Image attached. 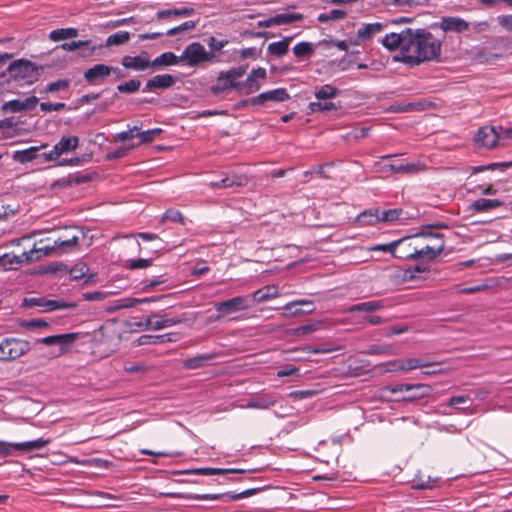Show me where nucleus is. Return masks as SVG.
<instances>
[{
  "mask_svg": "<svg viewBox=\"0 0 512 512\" xmlns=\"http://www.w3.org/2000/svg\"><path fill=\"white\" fill-rule=\"evenodd\" d=\"M249 65L244 64L236 67H232L229 70L225 71L227 77L230 78L233 82H238L237 79L243 77L248 69Z\"/></svg>",
  "mask_w": 512,
  "mask_h": 512,
  "instance_id": "e2e57ef3",
  "label": "nucleus"
},
{
  "mask_svg": "<svg viewBox=\"0 0 512 512\" xmlns=\"http://www.w3.org/2000/svg\"><path fill=\"white\" fill-rule=\"evenodd\" d=\"M246 470L244 469H223V468H212V467H203V468H197L193 470H187V471H177L176 474H199L203 476H220L223 478L222 481H218L219 484H224L228 481L231 482H238L241 481L242 477H235L239 474H244Z\"/></svg>",
  "mask_w": 512,
  "mask_h": 512,
  "instance_id": "423d86ee",
  "label": "nucleus"
},
{
  "mask_svg": "<svg viewBox=\"0 0 512 512\" xmlns=\"http://www.w3.org/2000/svg\"><path fill=\"white\" fill-rule=\"evenodd\" d=\"M42 67L26 59H17L11 62L3 73L7 81H14L19 86L31 85L38 81Z\"/></svg>",
  "mask_w": 512,
  "mask_h": 512,
  "instance_id": "f03ea898",
  "label": "nucleus"
},
{
  "mask_svg": "<svg viewBox=\"0 0 512 512\" xmlns=\"http://www.w3.org/2000/svg\"><path fill=\"white\" fill-rule=\"evenodd\" d=\"M141 81L137 79H131L127 82L121 83L117 86V90L120 93L131 94L135 93L140 89Z\"/></svg>",
  "mask_w": 512,
  "mask_h": 512,
  "instance_id": "5fc2aeb1",
  "label": "nucleus"
},
{
  "mask_svg": "<svg viewBox=\"0 0 512 512\" xmlns=\"http://www.w3.org/2000/svg\"><path fill=\"white\" fill-rule=\"evenodd\" d=\"M444 248L445 242H440L438 244L432 245L427 244L421 248L414 246L413 251L400 253V255H398V258L406 260H417L419 258H426L432 261L442 253Z\"/></svg>",
  "mask_w": 512,
  "mask_h": 512,
  "instance_id": "0eeeda50",
  "label": "nucleus"
},
{
  "mask_svg": "<svg viewBox=\"0 0 512 512\" xmlns=\"http://www.w3.org/2000/svg\"><path fill=\"white\" fill-rule=\"evenodd\" d=\"M89 268L86 264L80 263L74 265L71 269H69V275L71 280H80L85 274L88 272Z\"/></svg>",
  "mask_w": 512,
  "mask_h": 512,
  "instance_id": "0e129e2a",
  "label": "nucleus"
},
{
  "mask_svg": "<svg viewBox=\"0 0 512 512\" xmlns=\"http://www.w3.org/2000/svg\"><path fill=\"white\" fill-rule=\"evenodd\" d=\"M87 42L86 45L81 46L78 48V56L81 58H90L92 57L95 52L101 48H103V45H92L91 40H85Z\"/></svg>",
  "mask_w": 512,
  "mask_h": 512,
  "instance_id": "6e6d98bb",
  "label": "nucleus"
},
{
  "mask_svg": "<svg viewBox=\"0 0 512 512\" xmlns=\"http://www.w3.org/2000/svg\"><path fill=\"white\" fill-rule=\"evenodd\" d=\"M381 43L389 51L400 49L402 61L412 67L438 60L442 46L428 30L411 28L386 34Z\"/></svg>",
  "mask_w": 512,
  "mask_h": 512,
  "instance_id": "f257e3e1",
  "label": "nucleus"
},
{
  "mask_svg": "<svg viewBox=\"0 0 512 512\" xmlns=\"http://www.w3.org/2000/svg\"><path fill=\"white\" fill-rule=\"evenodd\" d=\"M250 307L251 304L249 303L248 298L244 296H236L222 302H216L214 304V308L218 314L216 316H212L211 319L217 321L231 314L247 310Z\"/></svg>",
  "mask_w": 512,
  "mask_h": 512,
  "instance_id": "39448f33",
  "label": "nucleus"
},
{
  "mask_svg": "<svg viewBox=\"0 0 512 512\" xmlns=\"http://www.w3.org/2000/svg\"><path fill=\"white\" fill-rule=\"evenodd\" d=\"M79 239V236L76 234L71 235L67 239H63V237L55 239L54 243L58 255L75 250L79 245Z\"/></svg>",
  "mask_w": 512,
  "mask_h": 512,
  "instance_id": "4be33fe9",
  "label": "nucleus"
},
{
  "mask_svg": "<svg viewBox=\"0 0 512 512\" xmlns=\"http://www.w3.org/2000/svg\"><path fill=\"white\" fill-rule=\"evenodd\" d=\"M176 80L177 79L170 74L156 75L146 82L145 87L143 88V91L151 92V91H155L157 89H161V90L168 89L176 83Z\"/></svg>",
  "mask_w": 512,
  "mask_h": 512,
  "instance_id": "2eb2a0df",
  "label": "nucleus"
},
{
  "mask_svg": "<svg viewBox=\"0 0 512 512\" xmlns=\"http://www.w3.org/2000/svg\"><path fill=\"white\" fill-rule=\"evenodd\" d=\"M70 85V81L67 79H58L57 81L49 83L46 88V93H54L60 90L67 89Z\"/></svg>",
  "mask_w": 512,
  "mask_h": 512,
  "instance_id": "338daca9",
  "label": "nucleus"
},
{
  "mask_svg": "<svg viewBox=\"0 0 512 512\" xmlns=\"http://www.w3.org/2000/svg\"><path fill=\"white\" fill-rule=\"evenodd\" d=\"M432 391L430 385L427 384H411L410 391L411 394L405 397H402L400 400L413 402L415 400L428 397Z\"/></svg>",
  "mask_w": 512,
  "mask_h": 512,
  "instance_id": "cd10ccee",
  "label": "nucleus"
},
{
  "mask_svg": "<svg viewBox=\"0 0 512 512\" xmlns=\"http://www.w3.org/2000/svg\"><path fill=\"white\" fill-rule=\"evenodd\" d=\"M274 19L276 26H279L302 21L304 19V15L301 13H281L274 15Z\"/></svg>",
  "mask_w": 512,
  "mask_h": 512,
  "instance_id": "a19ab883",
  "label": "nucleus"
},
{
  "mask_svg": "<svg viewBox=\"0 0 512 512\" xmlns=\"http://www.w3.org/2000/svg\"><path fill=\"white\" fill-rule=\"evenodd\" d=\"M31 350L30 342L24 339L9 337L0 343V361L15 360Z\"/></svg>",
  "mask_w": 512,
  "mask_h": 512,
  "instance_id": "20e7f679",
  "label": "nucleus"
},
{
  "mask_svg": "<svg viewBox=\"0 0 512 512\" xmlns=\"http://www.w3.org/2000/svg\"><path fill=\"white\" fill-rule=\"evenodd\" d=\"M22 256L25 257V260H27V263H30L35 260H39L44 256H58L55 243L53 244H46L41 247H34L28 252H23Z\"/></svg>",
  "mask_w": 512,
  "mask_h": 512,
  "instance_id": "a211bd4d",
  "label": "nucleus"
},
{
  "mask_svg": "<svg viewBox=\"0 0 512 512\" xmlns=\"http://www.w3.org/2000/svg\"><path fill=\"white\" fill-rule=\"evenodd\" d=\"M161 132L160 128H154L143 132H138L136 137L140 138L141 143H150Z\"/></svg>",
  "mask_w": 512,
  "mask_h": 512,
  "instance_id": "774afa93",
  "label": "nucleus"
},
{
  "mask_svg": "<svg viewBox=\"0 0 512 512\" xmlns=\"http://www.w3.org/2000/svg\"><path fill=\"white\" fill-rule=\"evenodd\" d=\"M174 339L172 338V333H167L163 335H151V334H143L139 336L135 343L137 346L143 345H157L167 342H172Z\"/></svg>",
  "mask_w": 512,
  "mask_h": 512,
  "instance_id": "5701e85b",
  "label": "nucleus"
},
{
  "mask_svg": "<svg viewBox=\"0 0 512 512\" xmlns=\"http://www.w3.org/2000/svg\"><path fill=\"white\" fill-rule=\"evenodd\" d=\"M181 62L189 67H197L205 62H217V56L212 51H207L200 42L188 44L180 55Z\"/></svg>",
  "mask_w": 512,
  "mask_h": 512,
  "instance_id": "7ed1b4c3",
  "label": "nucleus"
},
{
  "mask_svg": "<svg viewBox=\"0 0 512 512\" xmlns=\"http://www.w3.org/2000/svg\"><path fill=\"white\" fill-rule=\"evenodd\" d=\"M24 442H7L0 440V457H9L24 452Z\"/></svg>",
  "mask_w": 512,
  "mask_h": 512,
  "instance_id": "72a5a7b5",
  "label": "nucleus"
},
{
  "mask_svg": "<svg viewBox=\"0 0 512 512\" xmlns=\"http://www.w3.org/2000/svg\"><path fill=\"white\" fill-rule=\"evenodd\" d=\"M291 40L292 37L287 36L280 41L270 43L267 47L268 54L275 57H282L286 55L289 50Z\"/></svg>",
  "mask_w": 512,
  "mask_h": 512,
  "instance_id": "7c9ffc66",
  "label": "nucleus"
},
{
  "mask_svg": "<svg viewBox=\"0 0 512 512\" xmlns=\"http://www.w3.org/2000/svg\"><path fill=\"white\" fill-rule=\"evenodd\" d=\"M274 404H275V400H273L271 398L260 397V398L251 400L249 402L248 406L251 408H257V409H268V408L274 406Z\"/></svg>",
  "mask_w": 512,
  "mask_h": 512,
  "instance_id": "69168bd1",
  "label": "nucleus"
},
{
  "mask_svg": "<svg viewBox=\"0 0 512 512\" xmlns=\"http://www.w3.org/2000/svg\"><path fill=\"white\" fill-rule=\"evenodd\" d=\"M52 442L50 438H38L31 441L24 442V452H32L34 450H40Z\"/></svg>",
  "mask_w": 512,
  "mask_h": 512,
  "instance_id": "09e8293b",
  "label": "nucleus"
},
{
  "mask_svg": "<svg viewBox=\"0 0 512 512\" xmlns=\"http://www.w3.org/2000/svg\"><path fill=\"white\" fill-rule=\"evenodd\" d=\"M411 388V384H394V385H386L380 388L379 393L381 398H389L388 394H394L398 392H409Z\"/></svg>",
  "mask_w": 512,
  "mask_h": 512,
  "instance_id": "c03bdc74",
  "label": "nucleus"
},
{
  "mask_svg": "<svg viewBox=\"0 0 512 512\" xmlns=\"http://www.w3.org/2000/svg\"><path fill=\"white\" fill-rule=\"evenodd\" d=\"M230 89L237 90L240 92L239 82H233L227 77L225 71H221L217 77L216 84L210 87V91L213 95H220Z\"/></svg>",
  "mask_w": 512,
  "mask_h": 512,
  "instance_id": "f3484780",
  "label": "nucleus"
},
{
  "mask_svg": "<svg viewBox=\"0 0 512 512\" xmlns=\"http://www.w3.org/2000/svg\"><path fill=\"white\" fill-rule=\"evenodd\" d=\"M408 240H412L411 236L403 237L399 240L392 241L386 244H378L371 248L373 251L389 252L393 257L398 258L400 253H397V248L404 245Z\"/></svg>",
  "mask_w": 512,
  "mask_h": 512,
  "instance_id": "2f4dec72",
  "label": "nucleus"
},
{
  "mask_svg": "<svg viewBox=\"0 0 512 512\" xmlns=\"http://www.w3.org/2000/svg\"><path fill=\"white\" fill-rule=\"evenodd\" d=\"M185 321L183 316H170L169 314H159L153 325V330L158 331L171 326L181 324Z\"/></svg>",
  "mask_w": 512,
  "mask_h": 512,
  "instance_id": "b1692460",
  "label": "nucleus"
},
{
  "mask_svg": "<svg viewBox=\"0 0 512 512\" xmlns=\"http://www.w3.org/2000/svg\"><path fill=\"white\" fill-rule=\"evenodd\" d=\"M161 221L162 222L170 221L172 223L184 224V217L179 210H177L175 208H169L163 214Z\"/></svg>",
  "mask_w": 512,
  "mask_h": 512,
  "instance_id": "13d9d810",
  "label": "nucleus"
},
{
  "mask_svg": "<svg viewBox=\"0 0 512 512\" xmlns=\"http://www.w3.org/2000/svg\"><path fill=\"white\" fill-rule=\"evenodd\" d=\"M195 13V9L191 6L174 7L169 9L159 10L156 17L159 20L168 18H183L189 17Z\"/></svg>",
  "mask_w": 512,
  "mask_h": 512,
  "instance_id": "6ab92c4d",
  "label": "nucleus"
},
{
  "mask_svg": "<svg viewBox=\"0 0 512 512\" xmlns=\"http://www.w3.org/2000/svg\"><path fill=\"white\" fill-rule=\"evenodd\" d=\"M387 24L375 22L369 24H363L358 30L355 38H349L351 45H362L368 41H371L373 37L384 30Z\"/></svg>",
  "mask_w": 512,
  "mask_h": 512,
  "instance_id": "6e6552de",
  "label": "nucleus"
},
{
  "mask_svg": "<svg viewBox=\"0 0 512 512\" xmlns=\"http://www.w3.org/2000/svg\"><path fill=\"white\" fill-rule=\"evenodd\" d=\"M292 51L299 61L309 60L315 53V45L311 42L302 41L297 43Z\"/></svg>",
  "mask_w": 512,
  "mask_h": 512,
  "instance_id": "bb28decb",
  "label": "nucleus"
},
{
  "mask_svg": "<svg viewBox=\"0 0 512 512\" xmlns=\"http://www.w3.org/2000/svg\"><path fill=\"white\" fill-rule=\"evenodd\" d=\"M130 40V33L128 31H118L109 35L106 39L105 47L119 46L127 43Z\"/></svg>",
  "mask_w": 512,
  "mask_h": 512,
  "instance_id": "58836bf2",
  "label": "nucleus"
},
{
  "mask_svg": "<svg viewBox=\"0 0 512 512\" xmlns=\"http://www.w3.org/2000/svg\"><path fill=\"white\" fill-rule=\"evenodd\" d=\"M308 108L312 113H316L337 110L340 105L327 100H318L317 102H310Z\"/></svg>",
  "mask_w": 512,
  "mask_h": 512,
  "instance_id": "ea45409f",
  "label": "nucleus"
},
{
  "mask_svg": "<svg viewBox=\"0 0 512 512\" xmlns=\"http://www.w3.org/2000/svg\"><path fill=\"white\" fill-rule=\"evenodd\" d=\"M500 140V134L494 126L480 127L474 136L475 144L478 147L488 149L494 148Z\"/></svg>",
  "mask_w": 512,
  "mask_h": 512,
  "instance_id": "1a4fd4ad",
  "label": "nucleus"
},
{
  "mask_svg": "<svg viewBox=\"0 0 512 512\" xmlns=\"http://www.w3.org/2000/svg\"><path fill=\"white\" fill-rule=\"evenodd\" d=\"M97 176L95 171H82L71 174V179L73 185H80L93 181Z\"/></svg>",
  "mask_w": 512,
  "mask_h": 512,
  "instance_id": "37998d69",
  "label": "nucleus"
},
{
  "mask_svg": "<svg viewBox=\"0 0 512 512\" xmlns=\"http://www.w3.org/2000/svg\"><path fill=\"white\" fill-rule=\"evenodd\" d=\"M109 65L99 63L86 69L83 73L84 81L91 86L101 85L111 75Z\"/></svg>",
  "mask_w": 512,
  "mask_h": 512,
  "instance_id": "9d476101",
  "label": "nucleus"
},
{
  "mask_svg": "<svg viewBox=\"0 0 512 512\" xmlns=\"http://www.w3.org/2000/svg\"><path fill=\"white\" fill-rule=\"evenodd\" d=\"M431 28H440L443 32L462 33L469 29V23L460 17H442L440 22L431 24Z\"/></svg>",
  "mask_w": 512,
  "mask_h": 512,
  "instance_id": "9b49d317",
  "label": "nucleus"
},
{
  "mask_svg": "<svg viewBox=\"0 0 512 512\" xmlns=\"http://www.w3.org/2000/svg\"><path fill=\"white\" fill-rule=\"evenodd\" d=\"M429 272V265L428 264H424V263H420V264H416L414 267H411V268H408L405 270V273H404V279L405 280H414L417 277V273H427Z\"/></svg>",
  "mask_w": 512,
  "mask_h": 512,
  "instance_id": "4d7b16f0",
  "label": "nucleus"
},
{
  "mask_svg": "<svg viewBox=\"0 0 512 512\" xmlns=\"http://www.w3.org/2000/svg\"><path fill=\"white\" fill-rule=\"evenodd\" d=\"M385 307L383 300H371L366 302H361L352 305L349 308L350 312H374L377 310H381Z\"/></svg>",
  "mask_w": 512,
  "mask_h": 512,
  "instance_id": "473e14b6",
  "label": "nucleus"
},
{
  "mask_svg": "<svg viewBox=\"0 0 512 512\" xmlns=\"http://www.w3.org/2000/svg\"><path fill=\"white\" fill-rule=\"evenodd\" d=\"M167 278L165 275H160L154 278L149 282H142L141 292L148 293L154 290L156 287L167 282Z\"/></svg>",
  "mask_w": 512,
  "mask_h": 512,
  "instance_id": "680f3d73",
  "label": "nucleus"
},
{
  "mask_svg": "<svg viewBox=\"0 0 512 512\" xmlns=\"http://www.w3.org/2000/svg\"><path fill=\"white\" fill-rule=\"evenodd\" d=\"M347 15L345 10L342 9H332L329 12L320 13L317 17V20L321 23H325L328 21L343 19Z\"/></svg>",
  "mask_w": 512,
  "mask_h": 512,
  "instance_id": "de8ad7c7",
  "label": "nucleus"
},
{
  "mask_svg": "<svg viewBox=\"0 0 512 512\" xmlns=\"http://www.w3.org/2000/svg\"><path fill=\"white\" fill-rule=\"evenodd\" d=\"M46 146L47 145L44 144L41 146H31V147H29L27 149H23V150H16L12 154V159L15 162H18L20 164H25V163L31 162V161L35 160L36 158H38V151L41 148H45Z\"/></svg>",
  "mask_w": 512,
  "mask_h": 512,
  "instance_id": "aec40b11",
  "label": "nucleus"
},
{
  "mask_svg": "<svg viewBox=\"0 0 512 512\" xmlns=\"http://www.w3.org/2000/svg\"><path fill=\"white\" fill-rule=\"evenodd\" d=\"M356 222L359 226H372L379 223V208H370L360 213Z\"/></svg>",
  "mask_w": 512,
  "mask_h": 512,
  "instance_id": "c756f323",
  "label": "nucleus"
},
{
  "mask_svg": "<svg viewBox=\"0 0 512 512\" xmlns=\"http://www.w3.org/2000/svg\"><path fill=\"white\" fill-rule=\"evenodd\" d=\"M215 353L200 354L183 361V367L189 370L202 368L208 364L209 361L216 358Z\"/></svg>",
  "mask_w": 512,
  "mask_h": 512,
  "instance_id": "393cba45",
  "label": "nucleus"
},
{
  "mask_svg": "<svg viewBox=\"0 0 512 512\" xmlns=\"http://www.w3.org/2000/svg\"><path fill=\"white\" fill-rule=\"evenodd\" d=\"M46 305L49 312L61 309H73L77 307L76 302H67L62 299L50 300Z\"/></svg>",
  "mask_w": 512,
  "mask_h": 512,
  "instance_id": "864d4df0",
  "label": "nucleus"
},
{
  "mask_svg": "<svg viewBox=\"0 0 512 512\" xmlns=\"http://www.w3.org/2000/svg\"><path fill=\"white\" fill-rule=\"evenodd\" d=\"M180 56L175 55L173 52H164L154 60L150 61V67L158 69L161 66H171L180 63Z\"/></svg>",
  "mask_w": 512,
  "mask_h": 512,
  "instance_id": "c85d7f7f",
  "label": "nucleus"
},
{
  "mask_svg": "<svg viewBox=\"0 0 512 512\" xmlns=\"http://www.w3.org/2000/svg\"><path fill=\"white\" fill-rule=\"evenodd\" d=\"M266 77L267 72L265 68L258 67L256 69H253L246 78V80L239 82L240 92H244L245 94H251L253 92L258 91L261 88L259 80H265Z\"/></svg>",
  "mask_w": 512,
  "mask_h": 512,
  "instance_id": "f8f14e48",
  "label": "nucleus"
},
{
  "mask_svg": "<svg viewBox=\"0 0 512 512\" xmlns=\"http://www.w3.org/2000/svg\"><path fill=\"white\" fill-rule=\"evenodd\" d=\"M79 334L75 332L57 334L56 345H59L60 354L69 351L70 346L78 339Z\"/></svg>",
  "mask_w": 512,
  "mask_h": 512,
  "instance_id": "f704fd0d",
  "label": "nucleus"
},
{
  "mask_svg": "<svg viewBox=\"0 0 512 512\" xmlns=\"http://www.w3.org/2000/svg\"><path fill=\"white\" fill-rule=\"evenodd\" d=\"M195 27H196V22L193 20H188L178 26L168 29L165 32V34L167 36H174V35H177L179 33L185 32V31L193 30Z\"/></svg>",
  "mask_w": 512,
  "mask_h": 512,
  "instance_id": "bf43d9fd",
  "label": "nucleus"
},
{
  "mask_svg": "<svg viewBox=\"0 0 512 512\" xmlns=\"http://www.w3.org/2000/svg\"><path fill=\"white\" fill-rule=\"evenodd\" d=\"M401 362H402V366L400 367V369L402 371H410V370H413L416 368H424V367L430 366V363L425 362L424 360L419 359V358H409V359L401 360Z\"/></svg>",
  "mask_w": 512,
  "mask_h": 512,
  "instance_id": "8fccbe9b",
  "label": "nucleus"
},
{
  "mask_svg": "<svg viewBox=\"0 0 512 512\" xmlns=\"http://www.w3.org/2000/svg\"><path fill=\"white\" fill-rule=\"evenodd\" d=\"M196 498L203 500H220L222 502H230L241 499V496L239 495V493L225 492L219 494H204L201 496H197Z\"/></svg>",
  "mask_w": 512,
  "mask_h": 512,
  "instance_id": "4c0bfd02",
  "label": "nucleus"
},
{
  "mask_svg": "<svg viewBox=\"0 0 512 512\" xmlns=\"http://www.w3.org/2000/svg\"><path fill=\"white\" fill-rule=\"evenodd\" d=\"M79 146L78 136L62 137L59 142L54 145L55 153L59 156L74 151Z\"/></svg>",
  "mask_w": 512,
  "mask_h": 512,
  "instance_id": "a878e982",
  "label": "nucleus"
},
{
  "mask_svg": "<svg viewBox=\"0 0 512 512\" xmlns=\"http://www.w3.org/2000/svg\"><path fill=\"white\" fill-rule=\"evenodd\" d=\"M504 205L500 199L479 198L470 204V210L476 213L487 212Z\"/></svg>",
  "mask_w": 512,
  "mask_h": 512,
  "instance_id": "412c9836",
  "label": "nucleus"
},
{
  "mask_svg": "<svg viewBox=\"0 0 512 512\" xmlns=\"http://www.w3.org/2000/svg\"><path fill=\"white\" fill-rule=\"evenodd\" d=\"M339 93L340 90L337 87H334L330 84H325L321 87H316L314 96L318 100H329L335 98Z\"/></svg>",
  "mask_w": 512,
  "mask_h": 512,
  "instance_id": "c9c22d12",
  "label": "nucleus"
},
{
  "mask_svg": "<svg viewBox=\"0 0 512 512\" xmlns=\"http://www.w3.org/2000/svg\"><path fill=\"white\" fill-rule=\"evenodd\" d=\"M276 295V290L274 287L272 286H265V287H262L258 290H256L253 294H252V301L253 302H264L268 299H271L273 298L274 296Z\"/></svg>",
  "mask_w": 512,
  "mask_h": 512,
  "instance_id": "79ce46f5",
  "label": "nucleus"
},
{
  "mask_svg": "<svg viewBox=\"0 0 512 512\" xmlns=\"http://www.w3.org/2000/svg\"><path fill=\"white\" fill-rule=\"evenodd\" d=\"M77 36H78V29L72 28V27L55 29V30H52L49 34V38L55 42L61 41L64 39L75 38Z\"/></svg>",
  "mask_w": 512,
  "mask_h": 512,
  "instance_id": "e433bc0d",
  "label": "nucleus"
},
{
  "mask_svg": "<svg viewBox=\"0 0 512 512\" xmlns=\"http://www.w3.org/2000/svg\"><path fill=\"white\" fill-rule=\"evenodd\" d=\"M137 305L136 298L125 297L114 301V306L107 308L108 312H115L120 309L131 308Z\"/></svg>",
  "mask_w": 512,
  "mask_h": 512,
  "instance_id": "3c124183",
  "label": "nucleus"
},
{
  "mask_svg": "<svg viewBox=\"0 0 512 512\" xmlns=\"http://www.w3.org/2000/svg\"><path fill=\"white\" fill-rule=\"evenodd\" d=\"M290 99V95L286 88H276L273 90L265 91L259 95L252 97L253 106H263L267 101L284 102Z\"/></svg>",
  "mask_w": 512,
  "mask_h": 512,
  "instance_id": "ddd939ff",
  "label": "nucleus"
},
{
  "mask_svg": "<svg viewBox=\"0 0 512 512\" xmlns=\"http://www.w3.org/2000/svg\"><path fill=\"white\" fill-rule=\"evenodd\" d=\"M17 324L22 327V328H25V329H36V328H47L49 327V322H47L46 320L44 319H30V320H25V319H20L17 321Z\"/></svg>",
  "mask_w": 512,
  "mask_h": 512,
  "instance_id": "603ef678",
  "label": "nucleus"
},
{
  "mask_svg": "<svg viewBox=\"0 0 512 512\" xmlns=\"http://www.w3.org/2000/svg\"><path fill=\"white\" fill-rule=\"evenodd\" d=\"M121 64L126 69L143 71L150 67V60L147 52H142L137 56L125 55L121 59Z\"/></svg>",
  "mask_w": 512,
  "mask_h": 512,
  "instance_id": "dca6fc26",
  "label": "nucleus"
},
{
  "mask_svg": "<svg viewBox=\"0 0 512 512\" xmlns=\"http://www.w3.org/2000/svg\"><path fill=\"white\" fill-rule=\"evenodd\" d=\"M91 155L85 154L81 157L62 158L57 161V166H78L84 162H88Z\"/></svg>",
  "mask_w": 512,
  "mask_h": 512,
  "instance_id": "052dcab7",
  "label": "nucleus"
},
{
  "mask_svg": "<svg viewBox=\"0 0 512 512\" xmlns=\"http://www.w3.org/2000/svg\"><path fill=\"white\" fill-rule=\"evenodd\" d=\"M49 301L50 299H46L44 297H25L22 300L21 307L32 308L38 306L43 308V312H49L46 305Z\"/></svg>",
  "mask_w": 512,
  "mask_h": 512,
  "instance_id": "a18cd8bd",
  "label": "nucleus"
},
{
  "mask_svg": "<svg viewBox=\"0 0 512 512\" xmlns=\"http://www.w3.org/2000/svg\"><path fill=\"white\" fill-rule=\"evenodd\" d=\"M449 226L443 222H436L432 224L422 225L420 227L419 232H416L412 235V239L416 238H431L432 240H437L439 243L444 242V235L442 233L434 232L436 229H447Z\"/></svg>",
  "mask_w": 512,
  "mask_h": 512,
  "instance_id": "4468645a",
  "label": "nucleus"
},
{
  "mask_svg": "<svg viewBox=\"0 0 512 512\" xmlns=\"http://www.w3.org/2000/svg\"><path fill=\"white\" fill-rule=\"evenodd\" d=\"M403 210L401 208H393L388 210H380L379 209V222H394L400 219Z\"/></svg>",
  "mask_w": 512,
  "mask_h": 512,
  "instance_id": "49530a36",
  "label": "nucleus"
}]
</instances>
